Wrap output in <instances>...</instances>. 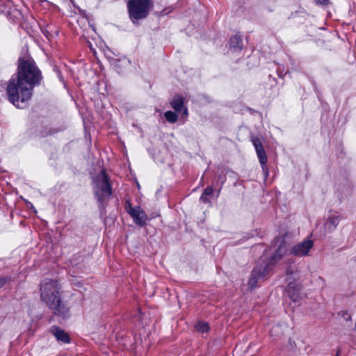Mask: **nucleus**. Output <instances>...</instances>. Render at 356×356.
Returning a JSON list of instances; mask_svg holds the SVG:
<instances>
[{"instance_id":"obj_1","label":"nucleus","mask_w":356,"mask_h":356,"mask_svg":"<svg viewBox=\"0 0 356 356\" xmlns=\"http://www.w3.org/2000/svg\"><path fill=\"white\" fill-rule=\"evenodd\" d=\"M40 298L55 314L63 318L67 316L69 310L60 300L59 287L56 281L44 280L42 283Z\"/></svg>"},{"instance_id":"obj_2","label":"nucleus","mask_w":356,"mask_h":356,"mask_svg":"<svg viewBox=\"0 0 356 356\" xmlns=\"http://www.w3.org/2000/svg\"><path fill=\"white\" fill-rule=\"evenodd\" d=\"M33 86L18 77L12 78L7 86L8 99L17 107L22 108L21 104L29 101L32 96Z\"/></svg>"},{"instance_id":"obj_3","label":"nucleus","mask_w":356,"mask_h":356,"mask_svg":"<svg viewBox=\"0 0 356 356\" xmlns=\"http://www.w3.org/2000/svg\"><path fill=\"white\" fill-rule=\"evenodd\" d=\"M17 77L32 86L39 84L42 76L35 63L31 60H19Z\"/></svg>"},{"instance_id":"obj_4","label":"nucleus","mask_w":356,"mask_h":356,"mask_svg":"<svg viewBox=\"0 0 356 356\" xmlns=\"http://www.w3.org/2000/svg\"><path fill=\"white\" fill-rule=\"evenodd\" d=\"M93 191L99 202H103L111 195V186L104 170L94 178Z\"/></svg>"},{"instance_id":"obj_5","label":"nucleus","mask_w":356,"mask_h":356,"mask_svg":"<svg viewBox=\"0 0 356 356\" xmlns=\"http://www.w3.org/2000/svg\"><path fill=\"white\" fill-rule=\"evenodd\" d=\"M130 17L140 19L145 17L152 7L151 0H129L128 2Z\"/></svg>"},{"instance_id":"obj_6","label":"nucleus","mask_w":356,"mask_h":356,"mask_svg":"<svg viewBox=\"0 0 356 356\" xmlns=\"http://www.w3.org/2000/svg\"><path fill=\"white\" fill-rule=\"evenodd\" d=\"M263 261L259 260L258 265L252 270L248 284L251 290L255 288L259 279L264 277L271 271L270 264H264Z\"/></svg>"},{"instance_id":"obj_7","label":"nucleus","mask_w":356,"mask_h":356,"mask_svg":"<svg viewBox=\"0 0 356 356\" xmlns=\"http://www.w3.org/2000/svg\"><path fill=\"white\" fill-rule=\"evenodd\" d=\"M313 247V241L310 239H305L295 244L290 249V254L298 257H307L309 256V252Z\"/></svg>"},{"instance_id":"obj_8","label":"nucleus","mask_w":356,"mask_h":356,"mask_svg":"<svg viewBox=\"0 0 356 356\" xmlns=\"http://www.w3.org/2000/svg\"><path fill=\"white\" fill-rule=\"evenodd\" d=\"M252 142L255 148L257 156L259 159V162L262 167V170L266 174V175H268V172L266 166V163H267L268 159L266 152L263 147L261 141L259 138L253 137L252 138Z\"/></svg>"},{"instance_id":"obj_9","label":"nucleus","mask_w":356,"mask_h":356,"mask_svg":"<svg viewBox=\"0 0 356 356\" xmlns=\"http://www.w3.org/2000/svg\"><path fill=\"white\" fill-rule=\"evenodd\" d=\"M127 211L131 216L134 222L139 225L146 224L147 220V215L140 207H133L130 204L126 207Z\"/></svg>"},{"instance_id":"obj_10","label":"nucleus","mask_w":356,"mask_h":356,"mask_svg":"<svg viewBox=\"0 0 356 356\" xmlns=\"http://www.w3.org/2000/svg\"><path fill=\"white\" fill-rule=\"evenodd\" d=\"M287 247L286 245L285 242L282 241L280 244L278 248L276 250L274 254L270 257L269 261H267L266 258L261 257L260 260H263V263L264 264H270L271 270L273 269V266L282 258V257L286 254L287 252Z\"/></svg>"},{"instance_id":"obj_11","label":"nucleus","mask_w":356,"mask_h":356,"mask_svg":"<svg viewBox=\"0 0 356 356\" xmlns=\"http://www.w3.org/2000/svg\"><path fill=\"white\" fill-rule=\"evenodd\" d=\"M340 222V216L339 215H330L325 224V229L327 232H332L334 230Z\"/></svg>"},{"instance_id":"obj_12","label":"nucleus","mask_w":356,"mask_h":356,"mask_svg":"<svg viewBox=\"0 0 356 356\" xmlns=\"http://www.w3.org/2000/svg\"><path fill=\"white\" fill-rule=\"evenodd\" d=\"M51 333L56 338V339L58 341L63 342V343H69L70 342L69 335L63 330L55 327L51 329Z\"/></svg>"},{"instance_id":"obj_13","label":"nucleus","mask_w":356,"mask_h":356,"mask_svg":"<svg viewBox=\"0 0 356 356\" xmlns=\"http://www.w3.org/2000/svg\"><path fill=\"white\" fill-rule=\"evenodd\" d=\"M300 290V286L295 284L292 282H289L287 292L293 301H297L299 299Z\"/></svg>"},{"instance_id":"obj_14","label":"nucleus","mask_w":356,"mask_h":356,"mask_svg":"<svg viewBox=\"0 0 356 356\" xmlns=\"http://www.w3.org/2000/svg\"><path fill=\"white\" fill-rule=\"evenodd\" d=\"M170 105L175 112H181L184 108V97L181 95H175L170 102Z\"/></svg>"},{"instance_id":"obj_15","label":"nucleus","mask_w":356,"mask_h":356,"mask_svg":"<svg viewBox=\"0 0 356 356\" xmlns=\"http://www.w3.org/2000/svg\"><path fill=\"white\" fill-rule=\"evenodd\" d=\"M286 280L291 282L290 280H296L298 277L297 267L295 265H289L286 268Z\"/></svg>"},{"instance_id":"obj_16","label":"nucleus","mask_w":356,"mask_h":356,"mask_svg":"<svg viewBox=\"0 0 356 356\" xmlns=\"http://www.w3.org/2000/svg\"><path fill=\"white\" fill-rule=\"evenodd\" d=\"M241 39L238 36H234L231 38L229 46L230 48H232L234 50H241Z\"/></svg>"},{"instance_id":"obj_17","label":"nucleus","mask_w":356,"mask_h":356,"mask_svg":"<svg viewBox=\"0 0 356 356\" xmlns=\"http://www.w3.org/2000/svg\"><path fill=\"white\" fill-rule=\"evenodd\" d=\"M164 117L165 118L166 120L170 123H175L178 120V115L177 114V112L175 113L171 111L165 112Z\"/></svg>"},{"instance_id":"obj_18","label":"nucleus","mask_w":356,"mask_h":356,"mask_svg":"<svg viewBox=\"0 0 356 356\" xmlns=\"http://www.w3.org/2000/svg\"><path fill=\"white\" fill-rule=\"evenodd\" d=\"M283 334V329L282 327V325H275L274 327H272V329L270 330V334L272 336H279L280 334Z\"/></svg>"},{"instance_id":"obj_19","label":"nucleus","mask_w":356,"mask_h":356,"mask_svg":"<svg viewBox=\"0 0 356 356\" xmlns=\"http://www.w3.org/2000/svg\"><path fill=\"white\" fill-rule=\"evenodd\" d=\"M195 328L199 332H205L209 330V325L207 323L199 322L196 325Z\"/></svg>"},{"instance_id":"obj_20","label":"nucleus","mask_w":356,"mask_h":356,"mask_svg":"<svg viewBox=\"0 0 356 356\" xmlns=\"http://www.w3.org/2000/svg\"><path fill=\"white\" fill-rule=\"evenodd\" d=\"M213 188L211 186L207 187L204 191V194L205 195H211L213 194Z\"/></svg>"},{"instance_id":"obj_21","label":"nucleus","mask_w":356,"mask_h":356,"mask_svg":"<svg viewBox=\"0 0 356 356\" xmlns=\"http://www.w3.org/2000/svg\"><path fill=\"white\" fill-rule=\"evenodd\" d=\"M27 207L33 210V211L35 213H36V209H35V207H33V205L32 204V203H31L29 201L26 200H24Z\"/></svg>"},{"instance_id":"obj_22","label":"nucleus","mask_w":356,"mask_h":356,"mask_svg":"<svg viewBox=\"0 0 356 356\" xmlns=\"http://www.w3.org/2000/svg\"><path fill=\"white\" fill-rule=\"evenodd\" d=\"M316 3L318 4H327L329 3V0H314Z\"/></svg>"},{"instance_id":"obj_23","label":"nucleus","mask_w":356,"mask_h":356,"mask_svg":"<svg viewBox=\"0 0 356 356\" xmlns=\"http://www.w3.org/2000/svg\"><path fill=\"white\" fill-rule=\"evenodd\" d=\"M207 195H205L204 193L202 195L201 197H200V200L204 202H207L208 200H207Z\"/></svg>"},{"instance_id":"obj_24","label":"nucleus","mask_w":356,"mask_h":356,"mask_svg":"<svg viewBox=\"0 0 356 356\" xmlns=\"http://www.w3.org/2000/svg\"><path fill=\"white\" fill-rule=\"evenodd\" d=\"M184 112H183V114L186 116H188V109L186 108H184Z\"/></svg>"},{"instance_id":"obj_25","label":"nucleus","mask_w":356,"mask_h":356,"mask_svg":"<svg viewBox=\"0 0 356 356\" xmlns=\"http://www.w3.org/2000/svg\"><path fill=\"white\" fill-rule=\"evenodd\" d=\"M3 284H4V281L3 280H0V287L1 286H3Z\"/></svg>"},{"instance_id":"obj_26","label":"nucleus","mask_w":356,"mask_h":356,"mask_svg":"<svg viewBox=\"0 0 356 356\" xmlns=\"http://www.w3.org/2000/svg\"><path fill=\"white\" fill-rule=\"evenodd\" d=\"M137 186H138V188H140V185H139V184H138V183L137 184Z\"/></svg>"}]
</instances>
